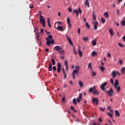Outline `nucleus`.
<instances>
[{
	"instance_id": "f257e3e1",
	"label": "nucleus",
	"mask_w": 125,
	"mask_h": 125,
	"mask_svg": "<svg viewBox=\"0 0 125 125\" xmlns=\"http://www.w3.org/2000/svg\"><path fill=\"white\" fill-rule=\"evenodd\" d=\"M89 91L90 93H92L94 95H98L100 94V92L96 90L95 86H93V87L90 88Z\"/></svg>"
},
{
	"instance_id": "f03ea898",
	"label": "nucleus",
	"mask_w": 125,
	"mask_h": 125,
	"mask_svg": "<svg viewBox=\"0 0 125 125\" xmlns=\"http://www.w3.org/2000/svg\"><path fill=\"white\" fill-rule=\"evenodd\" d=\"M80 66L76 65V69H74L73 72H72V78L73 79H75L76 78V74L78 75V72L80 71Z\"/></svg>"
},
{
	"instance_id": "7ed1b4c3",
	"label": "nucleus",
	"mask_w": 125,
	"mask_h": 125,
	"mask_svg": "<svg viewBox=\"0 0 125 125\" xmlns=\"http://www.w3.org/2000/svg\"><path fill=\"white\" fill-rule=\"evenodd\" d=\"M54 50L55 51H57L61 54H62L63 53V50L62 47H61L60 46L57 45L54 47Z\"/></svg>"
},
{
	"instance_id": "20e7f679",
	"label": "nucleus",
	"mask_w": 125,
	"mask_h": 125,
	"mask_svg": "<svg viewBox=\"0 0 125 125\" xmlns=\"http://www.w3.org/2000/svg\"><path fill=\"white\" fill-rule=\"evenodd\" d=\"M40 22H41V23H42V26L43 27V28H45V20L43 19V16H42V15L40 14Z\"/></svg>"
},
{
	"instance_id": "39448f33",
	"label": "nucleus",
	"mask_w": 125,
	"mask_h": 125,
	"mask_svg": "<svg viewBox=\"0 0 125 125\" xmlns=\"http://www.w3.org/2000/svg\"><path fill=\"white\" fill-rule=\"evenodd\" d=\"M45 40H47V43H46V45H47L48 46H50L51 45V44H54V41L52 39L51 41H49V39L48 38H46Z\"/></svg>"
},
{
	"instance_id": "423d86ee",
	"label": "nucleus",
	"mask_w": 125,
	"mask_h": 125,
	"mask_svg": "<svg viewBox=\"0 0 125 125\" xmlns=\"http://www.w3.org/2000/svg\"><path fill=\"white\" fill-rule=\"evenodd\" d=\"M92 103H93L94 104H96V105H98L99 100L97 98H92Z\"/></svg>"
},
{
	"instance_id": "0eeeda50",
	"label": "nucleus",
	"mask_w": 125,
	"mask_h": 125,
	"mask_svg": "<svg viewBox=\"0 0 125 125\" xmlns=\"http://www.w3.org/2000/svg\"><path fill=\"white\" fill-rule=\"evenodd\" d=\"M98 26V21H93V26H94V30H97Z\"/></svg>"
},
{
	"instance_id": "6e6552de",
	"label": "nucleus",
	"mask_w": 125,
	"mask_h": 125,
	"mask_svg": "<svg viewBox=\"0 0 125 125\" xmlns=\"http://www.w3.org/2000/svg\"><path fill=\"white\" fill-rule=\"evenodd\" d=\"M106 93L108 94V95L110 96H113V90L112 88H110V90L109 91H105Z\"/></svg>"
},
{
	"instance_id": "1a4fd4ad",
	"label": "nucleus",
	"mask_w": 125,
	"mask_h": 125,
	"mask_svg": "<svg viewBox=\"0 0 125 125\" xmlns=\"http://www.w3.org/2000/svg\"><path fill=\"white\" fill-rule=\"evenodd\" d=\"M107 84V83H103L102 85H101V90H102L103 91H106V89H104V86H106Z\"/></svg>"
},
{
	"instance_id": "9d476101",
	"label": "nucleus",
	"mask_w": 125,
	"mask_h": 125,
	"mask_svg": "<svg viewBox=\"0 0 125 125\" xmlns=\"http://www.w3.org/2000/svg\"><path fill=\"white\" fill-rule=\"evenodd\" d=\"M57 73H60L61 72V63L57 62Z\"/></svg>"
},
{
	"instance_id": "9b49d317",
	"label": "nucleus",
	"mask_w": 125,
	"mask_h": 125,
	"mask_svg": "<svg viewBox=\"0 0 125 125\" xmlns=\"http://www.w3.org/2000/svg\"><path fill=\"white\" fill-rule=\"evenodd\" d=\"M82 99V93H80L79 96V98H77V101L78 103H80L81 100Z\"/></svg>"
},
{
	"instance_id": "f8f14e48",
	"label": "nucleus",
	"mask_w": 125,
	"mask_h": 125,
	"mask_svg": "<svg viewBox=\"0 0 125 125\" xmlns=\"http://www.w3.org/2000/svg\"><path fill=\"white\" fill-rule=\"evenodd\" d=\"M68 63V62H67V61H65V69H66V70L67 71L68 70V67H69Z\"/></svg>"
},
{
	"instance_id": "ddd939ff",
	"label": "nucleus",
	"mask_w": 125,
	"mask_h": 125,
	"mask_svg": "<svg viewBox=\"0 0 125 125\" xmlns=\"http://www.w3.org/2000/svg\"><path fill=\"white\" fill-rule=\"evenodd\" d=\"M109 32L110 33V35H111V36H113L114 35H115V33L113 32V30H112V29H110L109 30Z\"/></svg>"
},
{
	"instance_id": "4468645a",
	"label": "nucleus",
	"mask_w": 125,
	"mask_h": 125,
	"mask_svg": "<svg viewBox=\"0 0 125 125\" xmlns=\"http://www.w3.org/2000/svg\"><path fill=\"white\" fill-rule=\"evenodd\" d=\"M114 88L117 89L118 92H119L121 90V87L120 86H114Z\"/></svg>"
},
{
	"instance_id": "2eb2a0df",
	"label": "nucleus",
	"mask_w": 125,
	"mask_h": 125,
	"mask_svg": "<svg viewBox=\"0 0 125 125\" xmlns=\"http://www.w3.org/2000/svg\"><path fill=\"white\" fill-rule=\"evenodd\" d=\"M119 85V83L118 80H116L114 83V86H117Z\"/></svg>"
},
{
	"instance_id": "dca6fc26",
	"label": "nucleus",
	"mask_w": 125,
	"mask_h": 125,
	"mask_svg": "<svg viewBox=\"0 0 125 125\" xmlns=\"http://www.w3.org/2000/svg\"><path fill=\"white\" fill-rule=\"evenodd\" d=\"M67 39L68 40V42H69V43L70 44H71L72 46H73V42H72L71 39L70 38H69V37H67Z\"/></svg>"
},
{
	"instance_id": "f3484780",
	"label": "nucleus",
	"mask_w": 125,
	"mask_h": 125,
	"mask_svg": "<svg viewBox=\"0 0 125 125\" xmlns=\"http://www.w3.org/2000/svg\"><path fill=\"white\" fill-rule=\"evenodd\" d=\"M81 47H79V49L78 50V52L79 54V56H80L81 57H82L83 56V52L82 51H81L80 50Z\"/></svg>"
},
{
	"instance_id": "a211bd4d",
	"label": "nucleus",
	"mask_w": 125,
	"mask_h": 125,
	"mask_svg": "<svg viewBox=\"0 0 125 125\" xmlns=\"http://www.w3.org/2000/svg\"><path fill=\"white\" fill-rule=\"evenodd\" d=\"M57 30H58V31L61 30V31H63V27H62V26H58L57 27Z\"/></svg>"
},
{
	"instance_id": "6ab92c4d",
	"label": "nucleus",
	"mask_w": 125,
	"mask_h": 125,
	"mask_svg": "<svg viewBox=\"0 0 125 125\" xmlns=\"http://www.w3.org/2000/svg\"><path fill=\"white\" fill-rule=\"evenodd\" d=\"M122 25L123 26H125V17L123 18V20H122Z\"/></svg>"
},
{
	"instance_id": "aec40b11",
	"label": "nucleus",
	"mask_w": 125,
	"mask_h": 125,
	"mask_svg": "<svg viewBox=\"0 0 125 125\" xmlns=\"http://www.w3.org/2000/svg\"><path fill=\"white\" fill-rule=\"evenodd\" d=\"M52 63L49 64V66H48V71H50V72L52 71Z\"/></svg>"
},
{
	"instance_id": "412c9836",
	"label": "nucleus",
	"mask_w": 125,
	"mask_h": 125,
	"mask_svg": "<svg viewBox=\"0 0 125 125\" xmlns=\"http://www.w3.org/2000/svg\"><path fill=\"white\" fill-rule=\"evenodd\" d=\"M79 84L80 87H83V83L82 81H79Z\"/></svg>"
},
{
	"instance_id": "4be33fe9",
	"label": "nucleus",
	"mask_w": 125,
	"mask_h": 125,
	"mask_svg": "<svg viewBox=\"0 0 125 125\" xmlns=\"http://www.w3.org/2000/svg\"><path fill=\"white\" fill-rule=\"evenodd\" d=\"M112 74H113V78H115L116 77V76H117L116 71H113V73H112Z\"/></svg>"
},
{
	"instance_id": "5701e85b",
	"label": "nucleus",
	"mask_w": 125,
	"mask_h": 125,
	"mask_svg": "<svg viewBox=\"0 0 125 125\" xmlns=\"http://www.w3.org/2000/svg\"><path fill=\"white\" fill-rule=\"evenodd\" d=\"M85 5L87 6V7H89V2L88 0H85Z\"/></svg>"
},
{
	"instance_id": "b1692460",
	"label": "nucleus",
	"mask_w": 125,
	"mask_h": 125,
	"mask_svg": "<svg viewBox=\"0 0 125 125\" xmlns=\"http://www.w3.org/2000/svg\"><path fill=\"white\" fill-rule=\"evenodd\" d=\"M96 41L97 40H94L93 41H92V45L93 46H96V44H97V43H96Z\"/></svg>"
},
{
	"instance_id": "393cba45",
	"label": "nucleus",
	"mask_w": 125,
	"mask_h": 125,
	"mask_svg": "<svg viewBox=\"0 0 125 125\" xmlns=\"http://www.w3.org/2000/svg\"><path fill=\"white\" fill-rule=\"evenodd\" d=\"M104 16L105 17V18H109V15L108 12H105L104 13Z\"/></svg>"
},
{
	"instance_id": "a878e982",
	"label": "nucleus",
	"mask_w": 125,
	"mask_h": 125,
	"mask_svg": "<svg viewBox=\"0 0 125 125\" xmlns=\"http://www.w3.org/2000/svg\"><path fill=\"white\" fill-rule=\"evenodd\" d=\"M115 114L117 117H119L120 116V113L118 110H115Z\"/></svg>"
},
{
	"instance_id": "bb28decb",
	"label": "nucleus",
	"mask_w": 125,
	"mask_h": 125,
	"mask_svg": "<svg viewBox=\"0 0 125 125\" xmlns=\"http://www.w3.org/2000/svg\"><path fill=\"white\" fill-rule=\"evenodd\" d=\"M92 55L93 57L96 56H97V53H96L95 51H93L92 52Z\"/></svg>"
},
{
	"instance_id": "cd10ccee",
	"label": "nucleus",
	"mask_w": 125,
	"mask_h": 125,
	"mask_svg": "<svg viewBox=\"0 0 125 125\" xmlns=\"http://www.w3.org/2000/svg\"><path fill=\"white\" fill-rule=\"evenodd\" d=\"M72 103H73L75 105H77V102L76 101V98L73 99V100L72 101Z\"/></svg>"
},
{
	"instance_id": "c85d7f7f",
	"label": "nucleus",
	"mask_w": 125,
	"mask_h": 125,
	"mask_svg": "<svg viewBox=\"0 0 125 125\" xmlns=\"http://www.w3.org/2000/svg\"><path fill=\"white\" fill-rule=\"evenodd\" d=\"M101 22L104 24L106 22V20L104 19V18H101Z\"/></svg>"
},
{
	"instance_id": "c756f323",
	"label": "nucleus",
	"mask_w": 125,
	"mask_h": 125,
	"mask_svg": "<svg viewBox=\"0 0 125 125\" xmlns=\"http://www.w3.org/2000/svg\"><path fill=\"white\" fill-rule=\"evenodd\" d=\"M83 41H84L85 42H87L89 40V38L87 37H83Z\"/></svg>"
},
{
	"instance_id": "7c9ffc66",
	"label": "nucleus",
	"mask_w": 125,
	"mask_h": 125,
	"mask_svg": "<svg viewBox=\"0 0 125 125\" xmlns=\"http://www.w3.org/2000/svg\"><path fill=\"white\" fill-rule=\"evenodd\" d=\"M85 26H86V27L88 28V29H90L91 27H90V25L87 22H86L85 23Z\"/></svg>"
},
{
	"instance_id": "2f4dec72",
	"label": "nucleus",
	"mask_w": 125,
	"mask_h": 125,
	"mask_svg": "<svg viewBox=\"0 0 125 125\" xmlns=\"http://www.w3.org/2000/svg\"><path fill=\"white\" fill-rule=\"evenodd\" d=\"M73 12L75 13H76L77 16L78 17V15H79V12H78V10L77 9L74 10L73 11Z\"/></svg>"
},
{
	"instance_id": "473e14b6",
	"label": "nucleus",
	"mask_w": 125,
	"mask_h": 125,
	"mask_svg": "<svg viewBox=\"0 0 125 125\" xmlns=\"http://www.w3.org/2000/svg\"><path fill=\"white\" fill-rule=\"evenodd\" d=\"M118 45L119 46L121 47H124L125 46V45H123L122 43L119 42L118 43Z\"/></svg>"
},
{
	"instance_id": "72a5a7b5",
	"label": "nucleus",
	"mask_w": 125,
	"mask_h": 125,
	"mask_svg": "<svg viewBox=\"0 0 125 125\" xmlns=\"http://www.w3.org/2000/svg\"><path fill=\"white\" fill-rule=\"evenodd\" d=\"M125 67L122 68V72L123 74H125Z\"/></svg>"
},
{
	"instance_id": "f704fd0d",
	"label": "nucleus",
	"mask_w": 125,
	"mask_h": 125,
	"mask_svg": "<svg viewBox=\"0 0 125 125\" xmlns=\"http://www.w3.org/2000/svg\"><path fill=\"white\" fill-rule=\"evenodd\" d=\"M100 69L101 71H104V67L103 66H100Z\"/></svg>"
},
{
	"instance_id": "c9c22d12",
	"label": "nucleus",
	"mask_w": 125,
	"mask_h": 125,
	"mask_svg": "<svg viewBox=\"0 0 125 125\" xmlns=\"http://www.w3.org/2000/svg\"><path fill=\"white\" fill-rule=\"evenodd\" d=\"M92 16L93 17L94 20L96 21V16L95 15V12L94 11H93V14L92 15Z\"/></svg>"
},
{
	"instance_id": "e433bc0d",
	"label": "nucleus",
	"mask_w": 125,
	"mask_h": 125,
	"mask_svg": "<svg viewBox=\"0 0 125 125\" xmlns=\"http://www.w3.org/2000/svg\"><path fill=\"white\" fill-rule=\"evenodd\" d=\"M63 73L64 74V79H66L67 77L66 72H65V70L63 69Z\"/></svg>"
},
{
	"instance_id": "4c0bfd02",
	"label": "nucleus",
	"mask_w": 125,
	"mask_h": 125,
	"mask_svg": "<svg viewBox=\"0 0 125 125\" xmlns=\"http://www.w3.org/2000/svg\"><path fill=\"white\" fill-rule=\"evenodd\" d=\"M70 109L73 110L75 112H76V110H75V108L74 106L70 107Z\"/></svg>"
},
{
	"instance_id": "58836bf2",
	"label": "nucleus",
	"mask_w": 125,
	"mask_h": 125,
	"mask_svg": "<svg viewBox=\"0 0 125 125\" xmlns=\"http://www.w3.org/2000/svg\"><path fill=\"white\" fill-rule=\"evenodd\" d=\"M51 61H52L53 65H55V61H54V59H51Z\"/></svg>"
},
{
	"instance_id": "ea45409f",
	"label": "nucleus",
	"mask_w": 125,
	"mask_h": 125,
	"mask_svg": "<svg viewBox=\"0 0 125 125\" xmlns=\"http://www.w3.org/2000/svg\"><path fill=\"white\" fill-rule=\"evenodd\" d=\"M88 68L89 69H91L92 68V66H91V63L90 62L89 65H88Z\"/></svg>"
},
{
	"instance_id": "a19ab883",
	"label": "nucleus",
	"mask_w": 125,
	"mask_h": 125,
	"mask_svg": "<svg viewBox=\"0 0 125 125\" xmlns=\"http://www.w3.org/2000/svg\"><path fill=\"white\" fill-rule=\"evenodd\" d=\"M36 39H37V40H38L39 38H40V34H36Z\"/></svg>"
},
{
	"instance_id": "79ce46f5",
	"label": "nucleus",
	"mask_w": 125,
	"mask_h": 125,
	"mask_svg": "<svg viewBox=\"0 0 125 125\" xmlns=\"http://www.w3.org/2000/svg\"><path fill=\"white\" fill-rule=\"evenodd\" d=\"M52 70H53V71L55 72L56 71V67L55 66H53Z\"/></svg>"
},
{
	"instance_id": "37998d69",
	"label": "nucleus",
	"mask_w": 125,
	"mask_h": 125,
	"mask_svg": "<svg viewBox=\"0 0 125 125\" xmlns=\"http://www.w3.org/2000/svg\"><path fill=\"white\" fill-rule=\"evenodd\" d=\"M73 51L75 54L77 55L78 52L76 51L75 47H73Z\"/></svg>"
},
{
	"instance_id": "c03bdc74",
	"label": "nucleus",
	"mask_w": 125,
	"mask_h": 125,
	"mask_svg": "<svg viewBox=\"0 0 125 125\" xmlns=\"http://www.w3.org/2000/svg\"><path fill=\"white\" fill-rule=\"evenodd\" d=\"M48 38L50 40H52V36L51 35H48Z\"/></svg>"
},
{
	"instance_id": "a18cd8bd",
	"label": "nucleus",
	"mask_w": 125,
	"mask_h": 125,
	"mask_svg": "<svg viewBox=\"0 0 125 125\" xmlns=\"http://www.w3.org/2000/svg\"><path fill=\"white\" fill-rule=\"evenodd\" d=\"M67 24H68V26L69 28H71V27H72V25H71V23H67Z\"/></svg>"
},
{
	"instance_id": "49530a36",
	"label": "nucleus",
	"mask_w": 125,
	"mask_h": 125,
	"mask_svg": "<svg viewBox=\"0 0 125 125\" xmlns=\"http://www.w3.org/2000/svg\"><path fill=\"white\" fill-rule=\"evenodd\" d=\"M67 23H71V22L70 21V18H67Z\"/></svg>"
},
{
	"instance_id": "de8ad7c7",
	"label": "nucleus",
	"mask_w": 125,
	"mask_h": 125,
	"mask_svg": "<svg viewBox=\"0 0 125 125\" xmlns=\"http://www.w3.org/2000/svg\"><path fill=\"white\" fill-rule=\"evenodd\" d=\"M92 76H96V72H92Z\"/></svg>"
},
{
	"instance_id": "09e8293b",
	"label": "nucleus",
	"mask_w": 125,
	"mask_h": 125,
	"mask_svg": "<svg viewBox=\"0 0 125 125\" xmlns=\"http://www.w3.org/2000/svg\"><path fill=\"white\" fill-rule=\"evenodd\" d=\"M110 81H111V83H112V84H113L114 83V80L112 78H111V79H110Z\"/></svg>"
},
{
	"instance_id": "8fccbe9b",
	"label": "nucleus",
	"mask_w": 125,
	"mask_h": 125,
	"mask_svg": "<svg viewBox=\"0 0 125 125\" xmlns=\"http://www.w3.org/2000/svg\"><path fill=\"white\" fill-rule=\"evenodd\" d=\"M78 34H80V33H81V29L80 28H78Z\"/></svg>"
},
{
	"instance_id": "3c124183",
	"label": "nucleus",
	"mask_w": 125,
	"mask_h": 125,
	"mask_svg": "<svg viewBox=\"0 0 125 125\" xmlns=\"http://www.w3.org/2000/svg\"><path fill=\"white\" fill-rule=\"evenodd\" d=\"M79 13H80V14H82V10L80 9V8H79Z\"/></svg>"
},
{
	"instance_id": "603ef678",
	"label": "nucleus",
	"mask_w": 125,
	"mask_h": 125,
	"mask_svg": "<svg viewBox=\"0 0 125 125\" xmlns=\"http://www.w3.org/2000/svg\"><path fill=\"white\" fill-rule=\"evenodd\" d=\"M108 115L110 117H111V118L113 117V115L112 113H108Z\"/></svg>"
},
{
	"instance_id": "864d4df0",
	"label": "nucleus",
	"mask_w": 125,
	"mask_h": 125,
	"mask_svg": "<svg viewBox=\"0 0 125 125\" xmlns=\"http://www.w3.org/2000/svg\"><path fill=\"white\" fill-rule=\"evenodd\" d=\"M107 57L111 58V54L110 53H107Z\"/></svg>"
},
{
	"instance_id": "5fc2aeb1",
	"label": "nucleus",
	"mask_w": 125,
	"mask_h": 125,
	"mask_svg": "<svg viewBox=\"0 0 125 125\" xmlns=\"http://www.w3.org/2000/svg\"><path fill=\"white\" fill-rule=\"evenodd\" d=\"M57 25H61V24L60 21H57Z\"/></svg>"
},
{
	"instance_id": "6e6d98bb",
	"label": "nucleus",
	"mask_w": 125,
	"mask_h": 125,
	"mask_svg": "<svg viewBox=\"0 0 125 125\" xmlns=\"http://www.w3.org/2000/svg\"><path fill=\"white\" fill-rule=\"evenodd\" d=\"M119 63H120V64H122L123 62V61L122 60H121L119 62Z\"/></svg>"
},
{
	"instance_id": "4d7b16f0",
	"label": "nucleus",
	"mask_w": 125,
	"mask_h": 125,
	"mask_svg": "<svg viewBox=\"0 0 125 125\" xmlns=\"http://www.w3.org/2000/svg\"><path fill=\"white\" fill-rule=\"evenodd\" d=\"M47 23H50V21L49 18H47Z\"/></svg>"
},
{
	"instance_id": "13d9d810",
	"label": "nucleus",
	"mask_w": 125,
	"mask_h": 125,
	"mask_svg": "<svg viewBox=\"0 0 125 125\" xmlns=\"http://www.w3.org/2000/svg\"><path fill=\"white\" fill-rule=\"evenodd\" d=\"M115 24L116 25V26H117L118 27H119V23L118 22H116L115 23Z\"/></svg>"
},
{
	"instance_id": "bf43d9fd",
	"label": "nucleus",
	"mask_w": 125,
	"mask_h": 125,
	"mask_svg": "<svg viewBox=\"0 0 125 125\" xmlns=\"http://www.w3.org/2000/svg\"><path fill=\"white\" fill-rule=\"evenodd\" d=\"M45 31L46 33L48 35H49L50 34H51V33L50 32H47L46 30H45Z\"/></svg>"
},
{
	"instance_id": "052dcab7",
	"label": "nucleus",
	"mask_w": 125,
	"mask_h": 125,
	"mask_svg": "<svg viewBox=\"0 0 125 125\" xmlns=\"http://www.w3.org/2000/svg\"><path fill=\"white\" fill-rule=\"evenodd\" d=\"M100 110L102 111H104V109L102 107H100Z\"/></svg>"
},
{
	"instance_id": "680f3d73",
	"label": "nucleus",
	"mask_w": 125,
	"mask_h": 125,
	"mask_svg": "<svg viewBox=\"0 0 125 125\" xmlns=\"http://www.w3.org/2000/svg\"><path fill=\"white\" fill-rule=\"evenodd\" d=\"M72 11H73V10L71 8H69V12H72Z\"/></svg>"
},
{
	"instance_id": "e2e57ef3",
	"label": "nucleus",
	"mask_w": 125,
	"mask_h": 125,
	"mask_svg": "<svg viewBox=\"0 0 125 125\" xmlns=\"http://www.w3.org/2000/svg\"><path fill=\"white\" fill-rule=\"evenodd\" d=\"M116 74H118L119 76L121 75V74L120 73H119V72H118V71H116Z\"/></svg>"
},
{
	"instance_id": "0e129e2a",
	"label": "nucleus",
	"mask_w": 125,
	"mask_h": 125,
	"mask_svg": "<svg viewBox=\"0 0 125 125\" xmlns=\"http://www.w3.org/2000/svg\"><path fill=\"white\" fill-rule=\"evenodd\" d=\"M99 121L101 123H102V122H103V120H102V118H100L99 119Z\"/></svg>"
},
{
	"instance_id": "69168bd1",
	"label": "nucleus",
	"mask_w": 125,
	"mask_h": 125,
	"mask_svg": "<svg viewBox=\"0 0 125 125\" xmlns=\"http://www.w3.org/2000/svg\"><path fill=\"white\" fill-rule=\"evenodd\" d=\"M41 33L43 34V30L42 29H41Z\"/></svg>"
},
{
	"instance_id": "338daca9",
	"label": "nucleus",
	"mask_w": 125,
	"mask_h": 125,
	"mask_svg": "<svg viewBox=\"0 0 125 125\" xmlns=\"http://www.w3.org/2000/svg\"><path fill=\"white\" fill-rule=\"evenodd\" d=\"M107 108H108V110H110V109H111V107H110V106H107Z\"/></svg>"
},
{
	"instance_id": "774afa93",
	"label": "nucleus",
	"mask_w": 125,
	"mask_h": 125,
	"mask_svg": "<svg viewBox=\"0 0 125 125\" xmlns=\"http://www.w3.org/2000/svg\"><path fill=\"white\" fill-rule=\"evenodd\" d=\"M123 41H124V42H125V36L123 37Z\"/></svg>"
}]
</instances>
